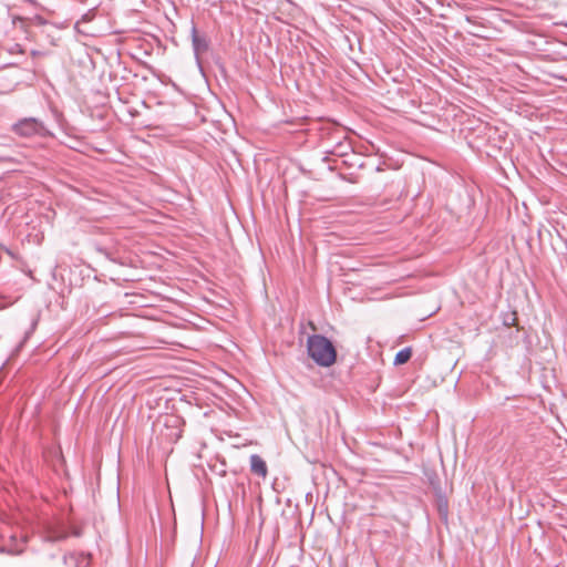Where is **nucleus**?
Here are the masks:
<instances>
[{"label": "nucleus", "mask_w": 567, "mask_h": 567, "mask_svg": "<svg viewBox=\"0 0 567 567\" xmlns=\"http://www.w3.org/2000/svg\"><path fill=\"white\" fill-rule=\"evenodd\" d=\"M307 351L309 357L320 367H330L337 359L334 346L322 334H312L308 337Z\"/></svg>", "instance_id": "obj_1"}, {"label": "nucleus", "mask_w": 567, "mask_h": 567, "mask_svg": "<svg viewBox=\"0 0 567 567\" xmlns=\"http://www.w3.org/2000/svg\"><path fill=\"white\" fill-rule=\"evenodd\" d=\"M11 131L20 137H49L52 133L47 127L44 122L37 117H23L12 124Z\"/></svg>", "instance_id": "obj_2"}, {"label": "nucleus", "mask_w": 567, "mask_h": 567, "mask_svg": "<svg viewBox=\"0 0 567 567\" xmlns=\"http://www.w3.org/2000/svg\"><path fill=\"white\" fill-rule=\"evenodd\" d=\"M192 44L195 56L198 59L200 54L205 53L209 48V42L205 34L197 31L196 25L193 23L190 29Z\"/></svg>", "instance_id": "obj_3"}, {"label": "nucleus", "mask_w": 567, "mask_h": 567, "mask_svg": "<svg viewBox=\"0 0 567 567\" xmlns=\"http://www.w3.org/2000/svg\"><path fill=\"white\" fill-rule=\"evenodd\" d=\"M250 472L265 478L268 474V467L264 458L258 454H252L249 458Z\"/></svg>", "instance_id": "obj_4"}, {"label": "nucleus", "mask_w": 567, "mask_h": 567, "mask_svg": "<svg viewBox=\"0 0 567 567\" xmlns=\"http://www.w3.org/2000/svg\"><path fill=\"white\" fill-rule=\"evenodd\" d=\"M25 539H18L16 535L10 536V544L0 546V553L19 555L24 550Z\"/></svg>", "instance_id": "obj_5"}, {"label": "nucleus", "mask_w": 567, "mask_h": 567, "mask_svg": "<svg viewBox=\"0 0 567 567\" xmlns=\"http://www.w3.org/2000/svg\"><path fill=\"white\" fill-rule=\"evenodd\" d=\"M411 355L412 349L410 347L400 350L394 358V364L398 365L406 363L411 359Z\"/></svg>", "instance_id": "obj_6"}, {"label": "nucleus", "mask_w": 567, "mask_h": 567, "mask_svg": "<svg viewBox=\"0 0 567 567\" xmlns=\"http://www.w3.org/2000/svg\"><path fill=\"white\" fill-rule=\"evenodd\" d=\"M515 322H516L515 312H514V313H512L511 319H505V320H504V324H506V326H508V327L514 326V324H515Z\"/></svg>", "instance_id": "obj_7"}, {"label": "nucleus", "mask_w": 567, "mask_h": 567, "mask_svg": "<svg viewBox=\"0 0 567 567\" xmlns=\"http://www.w3.org/2000/svg\"><path fill=\"white\" fill-rule=\"evenodd\" d=\"M68 537V534L65 533H60V534H56L52 537V540L54 542H60V540H64L65 538Z\"/></svg>", "instance_id": "obj_8"}, {"label": "nucleus", "mask_w": 567, "mask_h": 567, "mask_svg": "<svg viewBox=\"0 0 567 567\" xmlns=\"http://www.w3.org/2000/svg\"><path fill=\"white\" fill-rule=\"evenodd\" d=\"M71 534H72L73 536H75V537H80L82 533H81V529H80V528L74 527V528L72 529Z\"/></svg>", "instance_id": "obj_9"}, {"label": "nucleus", "mask_w": 567, "mask_h": 567, "mask_svg": "<svg viewBox=\"0 0 567 567\" xmlns=\"http://www.w3.org/2000/svg\"><path fill=\"white\" fill-rule=\"evenodd\" d=\"M91 20V16L90 13H85L83 17H82V21H90Z\"/></svg>", "instance_id": "obj_10"}]
</instances>
